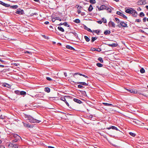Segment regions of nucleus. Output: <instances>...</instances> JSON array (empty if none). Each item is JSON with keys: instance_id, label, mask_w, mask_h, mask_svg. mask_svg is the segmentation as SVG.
Instances as JSON below:
<instances>
[{"instance_id": "nucleus-1", "label": "nucleus", "mask_w": 148, "mask_h": 148, "mask_svg": "<svg viewBox=\"0 0 148 148\" xmlns=\"http://www.w3.org/2000/svg\"><path fill=\"white\" fill-rule=\"evenodd\" d=\"M24 116L25 118H27V119L29 120V122L31 123H38L41 121H40L34 119L30 115L24 114Z\"/></svg>"}, {"instance_id": "nucleus-2", "label": "nucleus", "mask_w": 148, "mask_h": 148, "mask_svg": "<svg viewBox=\"0 0 148 148\" xmlns=\"http://www.w3.org/2000/svg\"><path fill=\"white\" fill-rule=\"evenodd\" d=\"M125 12L127 13L132 14L135 17H136L138 15L136 11L132 8L127 9L125 10Z\"/></svg>"}, {"instance_id": "nucleus-3", "label": "nucleus", "mask_w": 148, "mask_h": 148, "mask_svg": "<svg viewBox=\"0 0 148 148\" xmlns=\"http://www.w3.org/2000/svg\"><path fill=\"white\" fill-rule=\"evenodd\" d=\"M19 145L17 144H13V143H9L8 147L9 148H18Z\"/></svg>"}, {"instance_id": "nucleus-4", "label": "nucleus", "mask_w": 148, "mask_h": 148, "mask_svg": "<svg viewBox=\"0 0 148 148\" xmlns=\"http://www.w3.org/2000/svg\"><path fill=\"white\" fill-rule=\"evenodd\" d=\"M118 27L121 28V27H128L127 24L123 21H121L119 24L117 25Z\"/></svg>"}, {"instance_id": "nucleus-5", "label": "nucleus", "mask_w": 148, "mask_h": 148, "mask_svg": "<svg viewBox=\"0 0 148 148\" xmlns=\"http://www.w3.org/2000/svg\"><path fill=\"white\" fill-rule=\"evenodd\" d=\"M60 99L64 101L66 104L67 106H68L69 108H71L69 106V105L68 103L66 101L65 98L64 97H62L60 98Z\"/></svg>"}, {"instance_id": "nucleus-6", "label": "nucleus", "mask_w": 148, "mask_h": 148, "mask_svg": "<svg viewBox=\"0 0 148 148\" xmlns=\"http://www.w3.org/2000/svg\"><path fill=\"white\" fill-rule=\"evenodd\" d=\"M69 34H73V35H74V36L77 39H79L78 35L75 31H73L70 32H69Z\"/></svg>"}, {"instance_id": "nucleus-7", "label": "nucleus", "mask_w": 148, "mask_h": 148, "mask_svg": "<svg viewBox=\"0 0 148 148\" xmlns=\"http://www.w3.org/2000/svg\"><path fill=\"white\" fill-rule=\"evenodd\" d=\"M99 11L102 10L104 9H106L107 8V7L105 5H102L100 7H99L98 6L97 7Z\"/></svg>"}, {"instance_id": "nucleus-8", "label": "nucleus", "mask_w": 148, "mask_h": 148, "mask_svg": "<svg viewBox=\"0 0 148 148\" xmlns=\"http://www.w3.org/2000/svg\"><path fill=\"white\" fill-rule=\"evenodd\" d=\"M108 26L110 27L114 28L115 27V23L112 21H110L109 22Z\"/></svg>"}, {"instance_id": "nucleus-9", "label": "nucleus", "mask_w": 148, "mask_h": 148, "mask_svg": "<svg viewBox=\"0 0 148 148\" xmlns=\"http://www.w3.org/2000/svg\"><path fill=\"white\" fill-rule=\"evenodd\" d=\"M146 2L145 1H142L140 0L137 3V4L138 5H142L146 4Z\"/></svg>"}, {"instance_id": "nucleus-10", "label": "nucleus", "mask_w": 148, "mask_h": 148, "mask_svg": "<svg viewBox=\"0 0 148 148\" xmlns=\"http://www.w3.org/2000/svg\"><path fill=\"white\" fill-rule=\"evenodd\" d=\"M22 123L23 124L24 126L25 127L31 128V125L30 124H29L28 123H25L24 122H22Z\"/></svg>"}, {"instance_id": "nucleus-11", "label": "nucleus", "mask_w": 148, "mask_h": 148, "mask_svg": "<svg viewBox=\"0 0 148 148\" xmlns=\"http://www.w3.org/2000/svg\"><path fill=\"white\" fill-rule=\"evenodd\" d=\"M107 45L110 47H116L118 45L117 43H112V44H107Z\"/></svg>"}, {"instance_id": "nucleus-12", "label": "nucleus", "mask_w": 148, "mask_h": 148, "mask_svg": "<svg viewBox=\"0 0 148 148\" xmlns=\"http://www.w3.org/2000/svg\"><path fill=\"white\" fill-rule=\"evenodd\" d=\"M76 83L78 84H80L82 85L88 86V83H86L84 82H77Z\"/></svg>"}, {"instance_id": "nucleus-13", "label": "nucleus", "mask_w": 148, "mask_h": 148, "mask_svg": "<svg viewBox=\"0 0 148 148\" xmlns=\"http://www.w3.org/2000/svg\"><path fill=\"white\" fill-rule=\"evenodd\" d=\"M36 98H42L44 97V95L42 94H38L35 95Z\"/></svg>"}, {"instance_id": "nucleus-14", "label": "nucleus", "mask_w": 148, "mask_h": 148, "mask_svg": "<svg viewBox=\"0 0 148 148\" xmlns=\"http://www.w3.org/2000/svg\"><path fill=\"white\" fill-rule=\"evenodd\" d=\"M73 101L79 104H81L82 103V102L81 101L76 98H74L73 99Z\"/></svg>"}, {"instance_id": "nucleus-15", "label": "nucleus", "mask_w": 148, "mask_h": 148, "mask_svg": "<svg viewBox=\"0 0 148 148\" xmlns=\"http://www.w3.org/2000/svg\"><path fill=\"white\" fill-rule=\"evenodd\" d=\"M23 11L22 10H18L16 12V13L19 14H22L23 13Z\"/></svg>"}, {"instance_id": "nucleus-16", "label": "nucleus", "mask_w": 148, "mask_h": 148, "mask_svg": "<svg viewBox=\"0 0 148 148\" xmlns=\"http://www.w3.org/2000/svg\"><path fill=\"white\" fill-rule=\"evenodd\" d=\"M0 3L3 6H4L6 7H9L10 6V5L7 3H6L4 2H3L2 1H0Z\"/></svg>"}, {"instance_id": "nucleus-17", "label": "nucleus", "mask_w": 148, "mask_h": 148, "mask_svg": "<svg viewBox=\"0 0 148 148\" xmlns=\"http://www.w3.org/2000/svg\"><path fill=\"white\" fill-rule=\"evenodd\" d=\"M66 48L67 49L71 50H75V49L73 47L69 45H67L66 46Z\"/></svg>"}, {"instance_id": "nucleus-18", "label": "nucleus", "mask_w": 148, "mask_h": 148, "mask_svg": "<svg viewBox=\"0 0 148 148\" xmlns=\"http://www.w3.org/2000/svg\"><path fill=\"white\" fill-rule=\"evenodd\" d=\"M79 91L81 93L82 95L85 97H86L87 94H86V92L84 90H80Z\"/></svg>"}, {"instance_id": "nucleus-19", "label": "nucleus", "mask_w": 148, "mask_h": 148, "mask_svg": "<svg viewBox=\"0 0 148 148\" xmlns=\"http://www.w3.org/2000/svg\"><path fill=\"white\" fill-rule=\"evenodd\" d=\"M3 86L4 87H6L8 88H10L11 87V86H10L8 84L5 83H4L3 85Z\"/></svg>"}, {"instance_id": "nucleus-20", "label": "nucleus", "mask_w": 148, "mask_h": 148, "mask_svg": "<svg viewBox=\"0 0 148 148\" xmlns=\"http://www.w3.org/2000/svg\"><path fill=\"white\" fill-rule=\"evenodd\" d=\"M100 31H101L100 30L98 29V30H93L92 32L96 33L97 35H99V33L100 32Z\"/></svg>"}, {"instance_id": "nucleus-21", "label": "nucleus", "mask_w": 148, "mask_h": 148, "mask_svg": "<svg viewBox=\"0 0 148 148\" xmlns=\"http://www.w3.org/2000/svg\"><path fill=\"white\" fill-rule=\"evenodd\" d=\"M110 33L111 32L110 31L108 30H106L104 32V34L105 35H108L110 34Z\"/></svg>"}, {"instance_id": "nucleus-22", "label": "nucleus", "mask_w": 148, "mask_h": 148, "mask_svg": "<svg viewBox=\"0 0 148 148\" xmlns=\"http://www.w3.org/2000/svg\"><path fill=\"white\" fill-rule=\"evenodd\" d=\"M45 91L48 93H49L50 91V89L49 87H45Z\"/></svg>"}, {"instance_id": "nucleus-23", "label": "nucleus", "mask_w": 148, "mask_h": 148, "mask_svg": "<svg viewBox=\"0 0 148 148\" xmlns=\"http://www.w3.org/2000/svg\"><path fill=\"white\" fill-rule=\"evenodd\" d=\"M58 29L62 32H64V29L62 27L60 26H58Z\"/></svg>"}, {"instance_id": "nucleus-24", "label": "nucleus", "mask_w": 148, "mask_h": 148, "mask_svg": "<svg viewBox=\"0 0 148 148\" xmlns=\"http://www.w3.org/2000/svg\"><path fill=\"white\" fill-rule=\"evenodd\" d=\"M84 38L86 41L87 42H89L90 40V39L89 38L86 36H84Z\"/></svg>"}, {"instance_id": "nucleus-25", "label": "nucleus", "mask_w": 148, "mask_h": 148, "mask_svg": "<svg viewBox=\"0 0 148 148\" xmlns=\"http://www.w3.org/2000/svg\"><path fill=\"white\" fill-rule=\"evenodd\" d=\"M103 104L106 106H110L112 105V104L110 103H103Z\"/></svg>"}, {"instance_id": "nucleus-26", "label": "nucleus", "mask_w": 148, "mask_h": 148, "mask_svg": "<svg viewBox=\"0 0 148 148\" xmlns=\"http://www.w3.org/2000/svg\"><path fill=\"white\" fill-rule=\"evenodd\" d=\"M93 9V8L92 5H90L88 8V10L89 11H91Z\"/></svg>"}, {"instance_id": "nucleus-27", "label": "nucleus", "mask_w": 148, "mask_h": 148, "mask_svg": "<svg viewBox=\"0 0 148 148\" xmlns=\"http://www.w3.org/2000/svg\"><path fill=\"white\" fill-rule=\"evenodd\" d=\"M93 49L94 51H97L98 52H100L101 51V49L99 48H97V49L93 48Z\"/></svg>"}, {"instance_id": "nucleus-28", "label": "nucleus", "mask_w": 148, "mask_h": 148, "mask_svg": "<svg viewBox=\"0 0 148 148\" xmlns=\"http://www.w3.org/2000/svg\"><path fill=\"white\" fill-rule=\"evenodd\" d=\"M97 39V37H92L91 38V42H93Z\"/></svg>"}, {"instance_id": "nucleus-29", "label": "nucleus", "mask_w": 148, "mask_h": 148, "mask_svg": "<svg viewBox=\"0 0 148 148\" xmlns=\"http://www.w3.org/2000/svg\"><path fill=\"white\" fill-rule=\"evenodd\" d=\"M14 93L18 95H20V91L18 90H16L14 91Z\"/></svg>"}, {"instance_id": "nucleus-30", "label": "nucleus", "mask_w": 148, "mask_h": 148, "mask_svg": "<svg viewBox=\"0 0 148 148\" xmlns=\"http://www.w3.org/2000/svg\"><path fill=\"white\" fill-rule=\"evenodd\" d=\"M62 24L64 25L65 26L67 27H69L70 25H68L67 22H65L62 23Z\"/></svg>"}, {"instance_id": "nucleus-31", "label": "nucleus", "mask_w": 148, "mask_h": 148, "mask_svg": "<svg viewBox=\"0 0 148 148\" xmlns=\"http://www.w3.org/2000/svg\"><path fill=\"white\" fill-rule=\"evenodd\" d=\"M20 95H25L26 94V92L25 91H20Z\"/></svg>"}, {"instance_id": "nucleus-32", "label": "nucleus", "mask_w": 148, "mask_h": 148, "mask_svg": "<svg viewBox=\"0 0 148 148\" xmlns=\"http://www.w3.org/2000/svg\"><path fill=\"white\" fill-rule=\"evenodd\" d=\"M140 71L141 73H145V71L143 68H142L140 69Z\"/></svg>"}, {"instance_id": "nucleus-33", "label": "nucleus", "mask_w": 148, "mask_h": 148, "mask_svg": "<svg viewBox=\"0 0 148 148\" xmlns=\"http://www.w3.org/2000/svg\"><path fill=\"white\" fill-rule=\"evenodd\" d=\"M73 22L76 23H79L80 21L79 19H75L73 21Z\"/></svg>"}, {"instance_id": "nucleus-34", "label": "nucleus", "mask_w": 148, "mask_h": 148, "mask_svg": "<svg viewBox=\"0 0 148 148\" xmlns=\"http://www.w3.org/2000/svg\"><path fill=\"white\" fill-rule=\"evenodd\" d=\"M14 136L15 138L18 139H19L18 138H21L17 134H15Z\"/></svg>"}, {"instance_id": "nucleus-35", "label": "nucleus", "mask_w": 148, "mask_h": 148, "mask_svg": "<svg viewBox=\"0 0 148 148\" xmlns=\"http://www.w3.org/2000/svg\"><path fill=\"white\" fill-rule=\"evenodd\" d=\"M18 7L17 5H14L11 6L10 7L13 9H16Z\"/></svg>"}, {"instance_id": "nucleus-36", "label": "nucleus", "mask_w": 148, "mask_h": 148, "mask_svg": "<svg viewBox=\"0 0 148 148\" xmlns=\"http://www.w3.org/2000/svg\"><path fill=\"white\" fill-rule=\"evenodd\" d=\"M96 65L99 67H101L103 66L102 64L99 63H97Z\"/></svg>"}, {"instance_id": "nucleus-37", "label": "nucleus", "mask_w": 148, "mask_h": 148, "mask_svg": "<svg viewBox=\"0 0 148 148\" xmlns=\"http://www.w3.org/2000/svg\"><path fill=\"white\" fill-rule=\"evenodd\" d=\"M98 60L100 62L102 63H103V58H101V57L99 58H98Z\"/></svg>"}, {"instance_id": "nucleus-38", "label": "nucleus", "mask_w": 148, "mask_h": 148, "mask_svg": "<svg viewBox=\"0 0 148 148\" xmlns=\"http://www.w3.org/2000/svg\"><path fill=\"white\" fill-rule=\"evenodd\" d=\"M144 15L145 14L143 12H140L139 14V16L141 17H143Z\"/></svg>"}, {"instance_id": "nucleus-39", "label": "nucleus", "mask_w": 148, "mask_h": 148, "mask_svg": "<svg viewBox=\"0 0 148 148\" xmlns=\"http://www.w3.org/2000/svg\"><path fill=\"white\" fill-rule=\"evenodd\" d=\"M52 19V22H55V21L56 20H59L60 21H65L64 20H63V19Z\"/></svg>"}, {"instance_id": "nucleus-40", "label": "nucleus", "mask_w": 148, "mask_h": 148, "mask_svg": "<svg viewBox=\"0 0 148 148\" xmlns=\"http://www.w3.org/2000/svg\"><path fill=\"white\" fill-rule=\"evenodd\" d=\"M79 75L80 76H82L83 75V74H82V73H74V74H73L74 77L75 76V75Z\"/></svg>"}, {"instance_id": "nucleus-41", "label": "nucleus", "mask_w": 148, "mask_h": 148, "mask_svg": "<svg viewBox=\"0 0 148 148\" xmlns=\"http://www.w3.org/2000/svg\"><path fill=\"white\" fill-rule=\"evenodd\" d=\"M90 2L91 4H94L96 3V1L95 0H90Z\"/></svg>"}, {"instance_id": "nucleus-42", "label": "nucleus", "mask_w": 148, "mask_h": 148, "mask_svg": "<svg viewBox=\"0 0 148 148\" xmlns=\"http://www.w3.org/2000/svg\"><path fill=\"white\" fill-rule=\"evenodd\" d=\"M106 10H107V11L109 13L111 12V10L110 8L107 7V8H106Z\"/></svg>"}, {"instance_id": "nucleus-43", "label": "nucleus", "mask_w": 148, "mask_h": 148, "mask_svg": "<svg viewBox=\"0 0 148 148\" xmlns=\"http://www.w3.org/2000/svg\"><path fill=\"white\" fill-rule=\"evenodd\" d=\"M111 128H112V129L113 130H115L117 131H118V129L117 128V127L114 126H112Z\"/></svg>"}, {"instance_id": "nucleus-44", "label": "nucleus", "mask_w": 148, "mask_h": 148, "mask_svg": "<svg viewBox=\"0 0 148 148\" xmlns=\"http://www.w3.org/2000/svg\"><path fill=\"white\" fill-rule=\"evenodd\" d=\"M129 134L131 136H133V137H135V136L136 135V134H135L134 133H133L130 132L129 133Z\"/></svg>"}, {"instance_id": "nucleus-45", "label": "nucleus", "mask_w": 148, "mask_h": 148, "mask_svg": "<svg viewBox=\"0 0 148 148\" xmlns=\"http://www.w3.org/2000/svg\"><path fill=\"white\" fill-rule=\"evenodd\" d=\"M78 88H84L85 87L83 86L82 85H78L77 86Z\"/></svg>"}, {"instance_id": "nucleus-46", "label": "nucleus", "mask_w": 148, "mask_h": 148, "mask_svg": "<svg viewBox=\"0 0 148 148\" xmlns=\"http://www.w3.org/2000/svg\"><path fill=\"white\" fill-rule=\"evenodd\" d=\"M122 13H123L119 11H117L116 12V14L121 16L122 15Z\"/></svg>"}, {"instance_id": "nucleus-47", "label": "nucleus", "mask_w": 148, "mask_h": 148, "mask_svg": "<svg viewBox=\"0 0 148 148\" xmlns=\"http://www.w3.org/2000/svg\"><path fill=\"white\" fill-rule=\"evenodd\" d=\"M46 78L47 80L49 81H51L52 80V79L51 78L49 77H46Z\"/></svg>"}, {"instance_id": "nucleus-48", "label": "nucleus", "mask_w": 148, "mask_h": 148, "mask_svg": "<svg viewBox=\"0 0 148 148\" xmlns=\"http://www.w3.org/2000/svg\"><path fill=\"white\" fill-rule=\"evenodd\" d=\"M17 141H18V140H17V139H15L12 140V143H16V142H17Z\"/></svg>"}, {"instance_id": "nucleus-49", "label": "nucleus", "mask_w": 148, "mask_h": 148, "mask_svg": "<svg viewBox=\"0 0 148 148\" xmlns=\"http://www.w3.org/2000/svg\"><path fill=\"white\" fill-rule=\"evenodd\" d=\"M49 27L50 29V30L51 31H53V27L51 26V25H50L49 26Z\"/></svg>"}, {"instance_id": "nucleus-50", "label": "nucleus", "mask_w": 148, "mask_h": 148, "mask_svg": "<svg viewBox=\"0 0 148 148\" xmlns=\"http://www.w3.org/2000/svg\"><path fill=\"white\" fill-rule=\"evenodd\" d=\"M127 90L128 91L130 92L131 93H132L133 92V90L132 89H127Z\"/></svg>"}, {"instance_id": "nucleus-51", "label": "nucleus", "mask_w": 148, "mask_h": 148, "mask_svg": "<svg viewBox=\"0 0 148 148\" xmlns=\"http://www.w3.org/2000/svg\"><path fill=\"white\" fill-rule=\"evenodd\" d=\"M141 21L140 19H136L135 22H140Z\"/></svg>"}, {"instance_id": "nucleus-52", "label": "nucleus", "mask_w": 148, "mask_h": 148, "mask_svg": "<svg viewBox=\"0 0 148 148\" xmlns=\"http://www.w3.org/2000/svg\"><path fill=\"white\" fill-rule=\"evenodd\" d=\"M122 16L123 17L125 18H127V17L123 13H122V16Z\"/></svg>"}, {"instance_id": "nucleus-53", "label": "nucleus", "mask_w": 148, "mask_h": 148, "mask_svg": "<svg viewBox=\"0 0 148 148\" xmlns=\"http://www.w3.org/2000/svg\"><path fill=\"white\" fill-rule=\"evenodd\" d=\"M82 7L81 6L79 5L77 7V8L78 10H81L82 9Z\"/></svg>"}, {"instance_id": "nucleus-54", "label": "nucleus", "mask_w": 148, "mask_h": 148, "mask_svg": "<svg viewBox=\"0 0 148 148\" xmlns=\"http://www.w3.org/2000/svg\"><path fill=\"white\" fill-rule=\"evenodd\" d=\"M87 30L90 32H92L93 31L92 30L89 28H88Z\"/></svg>"}, {"instance_id": "nucleus-55", "label": "nucleus", "mask_w": 148, "mask_h": 148, "mask_svg": "<svg viewBox=\"0 0 148 148\" xmlns=\"http://www.w3.org/2000/svg\"><path fill=\"white\" fill-rule=\"evenodd\" d=\"M103 21H102V22H103L104 23H106V19H102Z\"/></svg>"}, {"instance_id": "nucleus-56", "label": "nucleus", "mask_w": 148, "mask_h": 148, "mask_svg": "<svg viewBox=\"0 0 148 148\" xmlns=\"http://www.w3.org/2000/svg\"><path fill=\"white\" fill-rule=\"evenodd\" d=\"M0 118L1 119H3L4 118V116H3L2 115H1L0 116Z\"/></svg>"}, {"instance_id": "nucleus-57", "label": "nucleus", "mask_w": 148, "mask_h": 148, "mask_svg": "<svg viewBox=\"0 0 148 148\" xmlns=\"http://www.w3.org/2000/svg\"><path fill=\"white\" fill-rule=\"evenodd\" d=\"M97 22L99 24H101L102 23V21H97Z\"/></svg>"}, {"instance_id": "nucleus-58", "label": "nucleus", "mask_w": 148, "mask_h": 148, "mask_svg": "<svg viewBox=\"0 0 148 148\" xmlns=\"http://www.w3.org/2000/svg\"><path fill=\"white\" fill-rule=\"evenodd\" d=\"M137 91L136 90H133V92L132 93H134V94H136L137 93Z\"/></svg>"}, {"instance_id": "nucleus-59", "label": "nucleus", "mask_w": 148, "mask_h": 148, "mask_svg": "<svg viewBox=\"0 0 148 148\" xmlns=\"http://www.w3.org/2000/svg\"><path fill=\"white\" fill-rule=\"evenodd\" d=\"M88 27H87V26H86V25H84V28L85 29H86V30H87L88 29Z\"/></svg>"}, {"instance_id": "nucleus-60", "label": "nucleus", "mask_w": 148, "mask_h": 148, "mask_svg": "<svg viewBox=\"0 0 148 148\" xmlns=\"http://www.w3.org/2000/svg\"><path fill=\"white\" fill-rule=\"evenodd\" d=\"M82 76H83V77H85L86 78H88V77L86 76V75H84V74H83V75Z\"/></svg>"}, {"instance_id": "nucleus-61", "label": "nucleus", "mask_w": 148, "mask_h": 148, "mask_svg": "<svg viewBox=\"0 0 148 148\" xmlns=\"http://www.w3.org/2000/svg\"><path fill=\"white\" fill-rule=\"evenodd\" d=\"M140 32L143 33L145 34L146 33L144 31H143V30H140Z\"/></svg>"}, {"instance_id": "nucleus-62", "label": "nucleus", "mask_w": 148, "mask_h": 148, "mask_svg": "<svg viewBox=\"0 0 148 148\" xmlns=\"http://www.w3.org/2000/svg\"><path fill=\"white\" fill-rule=\"evenodd\" d=\"M141 10V9L140 7L138 8L137 9V10L138 11H140Z\"/></svg>"}, {"instance_id": "nucleus-63", "label": "nucleus", "mask_w": 148, "mask_h": 148, "mask_svg": "<svg viewBox=\"0 0 148 148\" xmlns=\"http://www.w3.org/2000/svg\"><path fill=\"white\" fill-rule=\"evenodd\" d=\"M49 22L48 21H46L44 23L45 24H48L49 23Z\"/></svg>"}, {"instance_id": "nucleus-64", "label": "nucleus", "mask_w": 148, "mask_h": 148, "mask_svg": "<svg viewBox=\"0 0 148 148\" xmlns=\"http://www.w3.org/2000/svg\"><path fill=\"white\" fill-rule=\"evenodd\" d=\"M48 147L49 148H55L54 147L51 146H49Z\"/></svg>"}]
</instances>
